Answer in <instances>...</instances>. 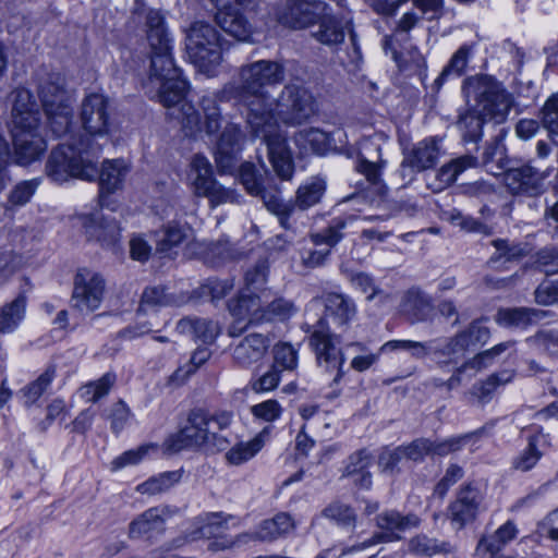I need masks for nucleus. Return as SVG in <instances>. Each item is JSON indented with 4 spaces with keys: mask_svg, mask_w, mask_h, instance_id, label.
Returning a JSON list of instances; mask_svg holds the SVG:
<instances>
[{
    "mask_svg": "<svg viewBox=\"0 0 558 558\" xmlns=\"http://www.w3.org/2000/svg\"><path fill=\"white\" fill-rule=\"evenodd\" d=\"M270 434V427L263 428L248 441H241L231 447L225 454L231 465H241L253 459L265 446Z\"/></svg>",
    "mask_w": 558,
    "mask_h": 558,
    "instance_id": "28",
    "label": "nucleus"
},
{
    "mask_svg": "<svg viewBox=\"0 0 558 558\" xmlns=\"http://www.w3.org/2000/svg\"><path fill=\"white\" fill-rule=\"evenodd\" d=\"M351 284L362 291L363 293H368L367 300L372 301L377 294L381 293V290L378 289L374 282L372 276L365 272H355L350 277Z\"/></svg>",
    "mask_w": 558,
    "mask_h": 558,
    "instance_id": "62",
    "label": "nucleus"
},
{
    "mask_svg": "<svg viewBox=\"0 0 558 558\" xmlns=\"http://www.w3.org/2000/svg\"><path fill=\"white\" fill-rule=\"evenodd\" d=\"M40 181L38 179L22 181L15 185V187L10 193V202L13 205H25L28 203L31 197L36 192L39 186Z\"/></svg>",
    "mask_w": 558,
    "mask_h": 558,
    "instance_id": "55",
    "label": "nucleus"
},
{
    "mask_svg": "<svg viewBox=\"0 0 558 558\" xmlns=\"http://www.w3.org/2000/svg\"><path fill=\"white\" fill-rule=\"evenodd\" d=\"M483 501L482 493L472 485L462 487L456 500L450 505V518L458 529L473 521Z\"/></svg>",
    "mask_w": 558,
    "mask_h": 558,
    "instance_id": "20",
    "label": "nucleus"
},
{
    "mask_svg": "<svg viewBox=\"0 0 558 558\" xmlns=\"http://www.w3.org/2000/svg\"><path fill=\"white\" fill-rule=\"evenodd\" d=\"M543 126L551 134L558 136V94L551 95L542 109Z\"/></svg>",
    "mask_w": 558,
    "mask_h": 558,
    "instance_id": "54",
    "label": "nucleus"
},
{
    "mask_svg": "<svg viewBox=\"0 0 558 558\" xmlns=\"http://www.w3.org/2000/svg\"><path fill=\"white\" fill-rule=\"evenodd\" d=\"M546 315V311L535 308H500L496 315V322L498 325L508 328H526L530 325L538 323Z\"/></svg>",
    "mask_w": 558,
    "mask_h": 558,
    "instance_id": "29",
    "label": "nucleus"
},
{
    "mask_svg": "<svg viewBox=\"0 0 558 558\" xmlns=\"http://www.w3.org/2000/svg\"><path fill=\"white\" fill-rule=\"evenodd\" d=\"M420 523L421 519L416 514L409 513L404 515L396 510H385L375 519V524L379 531L361 544L348 548L343 554L362 550L380 543L400 541L402 533L417 527Z\"/></svg>",
    "mask_w": 558,
    "mask_h": 558,
    "instance_id": "10",
    "label": "nucleus"
},
{
    "mask_svg": "<svg viewBox=\"0 0 558 558\" xmlns=\"http://www.w3.org/2000/svg\"><path fill=\"white\" fill-rule=\"evenodd\" d=\"M459 335H465L468 349L471 345L484 344L489 339V329L483 324V320H474L469 328Z\"/></svg>",
    "mask_w": 558,
    "mask_h": 558,
    "instance_id": "60",
    "label": "nucleus"
},
{
    "mask_svg": "<svg viewBox=\"0 0 558 558\" xmlns=\"http://www.w3.org/2000/svg\"><path fill=\"white\" fill-rule=\"evenodd\" d=\"M268 345L269 343L263 335H248L234 348L233 357L239 365L250 366L264 357Z\"/></svg>",
    "mask_w": 558,
    "mask_h": 558,
    "instance_id": "27",
    "label": "nucleus"
},
{
    "mask_svg": "<svg viewBox=\"0 0 558 558\" xmlns=\"http://www.w3.org/2000/svg\"><path fill=\"white\" fill-rule=\"evenodd\" d=\"M26 299L17 296L0 308V333L13 332L25 316Z\"/></svg>",
    "mask_w": 558,
    "mask_h": 558,
    "instance_id": "36",
    "label": "nucleus"
},
{
    "mask_svg": "<svg viewBox=\"0 0 558 558\" xmlns=\"http://www.w3.org/2000/svg\"><path fill=\"white\" fill-rule=\"evenodd\" d=\"M267 280V266L265 262L258 263L253 269L247 270L245 274V292H243L240 298L243 296H255L262 295L263 287L265 286Z\"/></svg>",
    "mask_w": 558,
    "mask_h": 558,
    "instance_id": "48",
    "label": "nucleus"
},
{
    "mask_svg": "<svg viewBox=\"0 0 558 558\" xmlns=\"http://www.w3.org/2000/svg\"><path fill=\"white\" fill-rule=\"evenodd\" d=\"M312 36L323 45L333 46L341 44L347 34V26L333 16H320Z\"/></svg>",
    "mask_w": 558,
    "mask_h": 558,
    "instance_id": "33",
    "label": "nucleus"
},
{
    "mask_svg": "<svg viewBox=\"0 0 558 558\" xmlns=\"http://www.w3.org/2000/svg\"><path fill=\"white\" fill-rule=\"evenodd\" d=\"M40 96L52 133L57 136L64 135L72 120V95L50 84L41 88Z\"/></svg>",
    "mask_w": 558,
    "mask_h": 558,
    "instance_id": "11",
    "label": "nucleus"
},
{
    "mask_svg": "<svg viewBox=\"0 0 558 558\" xmlns=\"http://www.w3.org/2000/svg\"><path fill=\"white\" fill-rule=\"evenodd\" d=\"M325 11V3L315 0H288L275 9L276 21L288 28L301 29L316 22Z\"/></svg>",
    "mask_w": 558,
    "mask_h": 558,
    "instance_id": "14",
    "label": "nucleus"
},
{
    "mask_svg": "<svg viewBox=\"0 0 558 558\" xmlns=\"http://www.w3.org/2000/svg\"><path fill=\"white\" fill-rule=\"evenodd\" d=\"M250 74L241 95L248 107L247 124L252 135L265 143L275 172L281 179L289 180L293 174L294 166L286 136L280 132L276 117L284 124H300L316 113V101L307 89L287 86L272 108V104L267 101L268 90L262 89L266 86L272 87L280 80V72H250Z\"/></svg>",
    "mask_w": 558,
    "mask_h": 558,
    "instance_id": "1",
    "label": "nucleus"
},
{
    "mask_svg": "<svg viewBox=\"0 0 558 558\" xmlns=\"http://www.w3.org/2000/svg\"><path fill=\"white\" fill-rule=\"evenodd\" d=\"M295 523L291 515L286 512H280L271 519L264 520L257 527V531L253 534L244 533L236 537L235 541L226 542L222 544V548H228L234 544L247 543L250 541H262V542H274L288 533L293 531Z\"/></svg>",
    "mask_w": 558,
    "mask_h": 558,
    "instance_id": "18",
    "label": "nucleus"
},
{
    "mask_svg": "<svg viewBox=\"0 0 558 558\" xmlns=\"http://www.w3.org/2000/svg\"><path fill=\"white\" fill-rule=\"evenodd\" d=\"M185 50L190 63L199 70L218 65L222 58L219 33L207 22H194L186 31Z\"/></svg>",
    "mask_w": 558,
    "mask_h": 558,
    "instance_id": "8",
    "label": "nucleus"
},
{
    "mask_svg": "<svg viewBox=\"0 0 558 558\" xmlns=\"http://www.w3.org/2000/svg\"><path fill=\"white\" fill-rule=\"evenodd\" d=\"M518 530L513 522L507 521L488 538H482L478 543V548H485L490 553H496L501 549L507 543L517 536Z\"/></svg>",
    "mask_w": 558,
    "mask_h": 558,
    "instance_id": "45",
    "label": "nucleus"
},
{
    "mask_svg": "<svg viewBox=\"0 0 558 558\" xmlns=\"http://www.w3.org/2000/svg\"><path fill=\"white\" fill-rule=\"evenodd\" d=\"M179 472H165L157 476L150 477L136 487L141 494L156 495L170 489L180 481Z\"/></svg>",
    "mask_w": 558,
    "mask_h": 558,
    "instance_id": "44",
    "label": "nucleus"
},
{
    "mask_svg": "<svg viewBox=\"0 0 558 558\" xmlns=\"http://www.w3.org/2000/svg\"><path fill=\"white\" fill-rule=\"evenodd\" d=\"M202 196L208 197L213 205H220L225 203H236L239 196L234 191L225 189L219 185L217 181L208 189V192L204 193Z\"/></svg>",
    "mask_w": 558,
    "mask_h": 558,
    "instance_id": "63",
    "label": "nucleus"
},
{
    "mask_svg": "<svg viewBox=\"0 0 558 558\" xmlns=\"http://www.w3.org/2000/svg\"><path fill=\"white\" fill-rule=\"evenodd\" d=\"M326 311L339 326L348 324L356 313L352 300L337 293L329 294L326 298Z\"/></svg>",
    "mask_w": 558,
    "mask_h": 558,
    "instance_id": "38",
    "label": "nucleus"
},
{
    "mask_svg": "<svg viewBox=\"0 0 558 558\" xmlns=\"http://www.w3.org/2000/svg\"><path fill=\"white\" fill-rule=\"evenodd\" d=\"M493 245L496 248V253L490 258V263H496L502 258L506 260H512L524 255V251L519 245H510L506 240H495Z\"/></svg>",
    "mask_w": 558,
    "mask_h": 558,
    "instance_id": "61",
    "label": "nucleus"
},
{
    "mask_svg": "<svg viewBox=\"0 0 558 558\" xmlns=\"http://www.w3.org/2000/svg\"><path fill=\"white\" fill-rule=\"evenodd\" d=\"M216 22L223 32L240 41L247 40L252 35V25L239 9L217 12Z\"/></svg>",
    "mask_w": 558,
    "mask_h": 558,
    "instance_id": "31",
    "label": "nucleus"
},
{
    "mask_svg": "<svg viewBox=\"0 0 558 558\" xmlns=\"http://www.w3.org/2000/svg\"><path fill=\"white\" fill-rule=\"evenodd\" d=\"M116 383V376L107 373L97 380L89 381L83 385L78 395L85 402H97L106 397Z\"/></svg>",
    "mask_w": 558,
    "mask_h": 558,
    "instance_id": "42",
    "label": "nucleus"
},
{
    "mask_svg": "<svg viewBox=\"0 0 558 558\" xmlns=\"http://www.w3.org/2000/svg\"><path fill=\"white\" fill-rule=\"evenodd\" d=\"M104 278L89 269H81L74 280L73 307L81 313H92L99 308L105 293Z\"/></svg>",
    "mask_w": 558,
    "mask_h": 558,
    "instance_id": "13",
    "label": "nucleus"
},
{
    "mask_svg": "<svg viewBox=\"0 0 558 558\" xmlns=\"http://www.w3.org/2000/svg\"><path fill=\"white\" fill-rule=\"evenodd\" d=\"M227 442L225 437L219 436L216 429L210 427L209 415L201 410H195L189 414L184 426L167 438L165 446L170 452H179L183 449L204 446L223 449Z\"/></svg>",
    "mask_w": 558,
    "mask_h": 558,
    "instance_id": "7",
    "label": "nucleus"
},
{
    "mask_svg": "<svg viewBox=\"0 0 558 558\" xmlns=\"http://www.w3.org/2000/svg\"><path fill=\"white\" fill-rule=\"evenodd\" d=\"M170 511L167 507H153L131 521L129 535L131 538L151 537L154 533L163 531Z\"/></svg>",
    "mask_w": 558,
    "mask_h": 558,
    "instance_id": "23",
    "label": "nucleus"
},
{
    "mask_svg": "<svg viewBox=\"0 0 558 558\" xmlns=\"http://www.w3.org/2000/svg\"><path fill=\"white\" fill-rule=\"evenodd\" d=\"M269 292L262 295L243 296L229 303V311L234 318L229 328V335L239 336L248 325L267 322H283L296 314L298 308L293 302L283 298L269 300Z\"/></svg>",
    "mask_w": 558,
    "mask_h": 558,
    "instance_id": "4",
    "label": "nucleus"
},
{
    "mask_svg": "<svg viewBox=\"0 0 558 558\" xmlns=\"http://www.w3.org/2000/svg\"><path fill=\"white\" fill-rule=\"evenodd\" d=\"M210 357V351L207 348H198L194 351L189 363L182 367H179L173 375L171 380L177 384H182L191 374L195 373L196 369L202 366Z\"/></svg>",
    "mask_w": 558,
    "mask_h": 558,
    "instance_id": "52",
    "label": "nucleus"
},
{
    "mask_svg": "<svg viewBox=\"0 0 558 558\" xmlns=\"http://www.w3.org/2000/svg\"><path fill=\"white\" fill-rule=\"evenodd\" d=\"M485 121L487 120L484 117L474 112V108L471 112L461 114L458 126L463 132V138L469 142L477 141L482 135V125Z\"/></svg>",
    "mask_w": 558,
    "mask_h": 558,
    "instance_id": "51",
    "label": "nucleus"
},
{
    "mask_svg": "<svg viewBox=\"0 0 558 558\" xmlns=\"http://www.w3.org/2000/svg\"><path fill=\"white\" fill-rule=\"evenodd\" d=\"M146 93L157 99L171 119L178 120L191 132L198 129L201 117L194 106L185 99L190 85L178 72H146Z\"/></svg>",
    "mask_w": 558,
    "mask_h": 558,
    "instance_id": "3",
    "label": "nucleus"
},
{
    "mask_svg": "<svg viewBox=\"0 0 558 558\" xmlns=\"http://www.w3.org/2000/svg\"><path fill=\"white\" fill-rule=\"evenodd\" d=\"M78 223L88 241L104 246L113 245L120 238V227L114 218L101 210L77 216Z\"/></svg>",
    "mask_w": 558,
    "mask_h": 558,
    "instance_id": "16",
    "label": "nucleus"
},
{
    "mask_svg": "<svg viewBox=\"0 0 558 558\" xmlns=\"http://www.w3.org/2000/svg\"><path fill=\"white\" fill-rule=\"evenodd\" d=\"M81 121L88 135L108 136L112 126L108 97L99 93L88 94L82 102Z\"/></svg>",
    "mask_w": 558,
    "mask_h": 558,
    "instance_id": "15",
    "label": "nucleus"
},
{
    "mask_svg": "<svg viewBox=\"0 0 558 558\" xmlns=\"http://www.w3.org/2000/svg\"><path fill=\"white\" fill-rule=\"evenodd\" d=\"M240 179L246 191L252 195H259L262 193L260 182L255 173V168L252 163L245 162L240 167Z\"/></svg>",
    "mask_w": 558,
    "mask_h": 558,
    "instance_id": "64",
    "label": "nucleus"
},
{
    "mask_svg": "<svg viewBox=\"0 0 558 558\" xmlns=\"http://www.w3.org/2000/svg\"><path fill=\"white\" fill-rule=\"evenodd\" d=\"M150 450H156V447L153 445H145L122 453L112 461V470H119L126 465L140 463Z\"/></svg>",
    "mask_w": 558,
    "mask_h": 558,
    "instance_id": "58",
    "label": "nucleus"
},
{
    "mask_svg": "<svg viewBox=\"0 0 558 558\" xmlns=\"http://www.w3.org/2000/svg\"><path fill=\"white\" fill-rule=\"evenodd\" d=\"M295 143L303 153L323 155L328 149L330 136L318 129L302 130L295 135Z\"/></svg>",
    "mask_w": 558,
    "mask_h": 558,
    "instance_id": "39",
    "label": "nucleus"
},
{
    "mask_svg": "<svg viewBox=\"0 0 558 558\" xmlns=\"http://www.w3.org/2000/svg\"><path fill=\"white\" fill-rule=\"evenodd\" d=\"M409 551L414 555L430 557L440 551L436 539L426 535H416L409 541Z\"/></svg>",
    "mask_w": 558,
    "mask_h": 558,
    "instance_id": "56",
    "label": "nucleus"
},
{
    "mask_svg": "<svg viewBox=\"0 0 558 558\" xmlns=\"http://www.w3.org/2000/svg\"><path fill=\"white\" fill-rule=\"evenodd\" d=\"M380 150V145L372 140H364L360 146V159L356 169L374 185L380 183L381 169L386 165V161L381 159Z\"/></svg>",
    "mask_w": 558,
    "mask_h": 558,
    "instance_id": "24",
    "label": "nucleus"
},
{
    "mask_svg": "<svg viewBox=\"0 0 558 558\" xmlns=\"http://www.w3.org/2000/svg\"><path fill=\"white\" fill-rule=\"evenodd\" d=\"M145 26L151 50L150 70H179L173 63L172 38L167 29L165 15L159 10H149Z\"/></svg>",
    "mask_w": 558,
    "mask_h": 558,
    "instance_id": "9",
    "label": "nucleus"
},
{
    "mask_svg": "<svg viewBox=\"0 0 558 558\" xmlns=\"http://www.w3.org/2000/svg\"><path fill=\"white\" fill-rule=\"evenodd\" d=\"M326 184L323 179L312 178L302 184L298 191L294 202V208L305 210L319 203L325 192Z\"/></svg>",
    "mask_w": 558,
    "mask_h": 558,
    "instance_id": "40",
    "label": "nucleus"
},
{
    "mask_svg": "<svg viewBox=\"0 0 558 558\" xmlns=\"http://www.w3.org/2000/svg\"><path fill=\"white\" fill-rule=\"evenodd\" d=\"M504 182L512 194L534 195L541 186V177L533 167L522 166L505 172Z\"/></svg>",
    "mask_w": 558,
    "mask_h": 558,
    "instance_id": "25",
    "label": "nucleus"
},
{
    "mask_svg": "<svg viewBox=\"0 0 558 558\" xmlns=\"http://www.w3.org/2000/svg\"><path fill=\"white\" fill-rule=\"evenodd\" d=\"M468 99L475 100L474 112L487 121L501 123L506 120L512 105V96L490 75L477 73L469 77L463 85Z\"/></svg>",
    "mask_w": 558,
    "mask_h": 558,
    "instance_id": "6",
    "label": "nucleus"
},
{
    "mask_svg": "<svg viewBox=\"0 0 558 558\" xmlns=\"http://www.w3.org/2000/svg\"><path fill=\"white\" fill-rule=\"evenodd\" d=\"M355 219L354 216H350L345 219L337 218L333 219L331 225L325 230L311 234V240L315 245H327L329 247L336 245L342 238V231Z\"/></svg>",
    "mask_w": 558,
    "mask_h": 558,
    "instance_id": "43",
    "label": "nucleus"
},
{
    "mask_svg": "<svg viewBox=\"0 0 558 558\" xmlns=\"http://www.w3.org/2000/svg\"><path fill=\"white\" fill-rule=\"evenodd\" d=\"M441 154L440 140L427 137L417 142L402 160V169L411 168L413 171H424L433 168Z\"/></svg>",
    "mask_w": 558,
    "mask_h": 558,
    "instance_id": "21",
    "label": "nucleus"
},
{
    "mask_svg": "<svg viewBox=\"0 0 558 558\" xmlns=\"http://www.w3.org/2000/svg\"><path fill=\"white\" fill-rule=\"evenodd\" d=\"M243 138L244 135L236 124L226 125L215 151V159L220 173L231 172L235 168Z\"/></svg>",
    "mask_w": 558,
    "mask_h": 558,
    "instance_id": "19",
    "label": "nucleus"
},
{
    "mask_svg": "<svg viewBox=\"0 0 558 558\" xmlns=\"http://www.w3.org/2000/svg\"><path fill=\"white\" fill-rule=\"evenodd\" d=\"M226 520L221 513H208L197 518L195 529L187 534L189 541L193 542L198 538H210L220 535L226 529Z\"/></svg>",
    "mask_w": 558,
    "mask_h": 558,
    "instance_id": "37",
    "label": "nucleus"
},
{
    "mask_svg": "<svg viewBox=\"0 0 558 558\" xmlns=\"http://www.w3.org/2000/svg\"><path fill=\"white\" fill-rule=\"evenodd\" d=\"M323 515L343 527L354 526L357 515L354 509L341 501H333L323 510Z\"/></svg>",
    "mask_w": 558,
    "mask_h": 558,
    "instance_id": "47",
    "label": "nucleus"
},
{
    "mask_svg": "<svg viewBox=\"0 0 558 558\" xmlns=\"http://www.w3.org/2000/svg\"><path fill=\"white\" fill-rule=\"evenodd\" d=\"M262 199L266 208L278 216L280 225L288 229V219L294 210V205L291 202H283L278 193H268L262 190Z\"/></svg>",
    "mask_w": 558,
    "mask_h": 558,
    "instance_id": "46",
    "label": "nucleus"
},
{
    "mask_svg": "<svg viewBox=\"0 0 558 558\" xmlns=\"http://www.w3.org/2000/svg\"><path fill=\"white\" fill-rule=\"evenodd\" d=\"M371 454L366 450H360L349 458L345 466V475L353 478L354 484L362 488H369L372 485L371 473L366 469L371 465Z\"/></svg>",
    "mask_w": 558,
    "mask_h": 558,
    "instance_id": "35",
    "label": "nucleus"
},
{
    "mask_svg": "<svg viewBox=\"0 0 558 558\" xmlns=\"http://www.w3.org/2000/svg\"><path fill=\"white\" fill-rule=\"evenodd\" d=\"M310 344L315 353L316 362L319 368L327 373H336L332 383L338 384L343 377L344 356L337 347L333 336L324 329L322 322L313 331L310 338Z\"/></svg>",
    "mask_w": 558,
    "mask_h": 558,
    "instance_id": "12",
    "label": "nucleus"
},
{
    "mask_svg": "<svg viewBox=\"0 0 558 558\" xmlns=\"http://www.w3.org/2000/svg\"><path fill=\"white\" fill-rule=\"evenodd\" d=\"M545 442L546 436L541 433L530 437L526 449L513 460V468L526 472L535 466L542 457L539 447Z\"/></svg>",
    "mask_w": 558,
    "mask_h": 558,
    "instance_id": "41",
    "label": "nucleus"
},
{
    "mask_svg": "<svg viewBox=\"0 0 558 558\" xmlns=\"http://www.w3.org/2000/svg\"><path fill=\"white\" fill-rule=\"evenodd\" d=\"M474 436L466 434L448 438L439 442H433L425 438L415 439L407 446H401L405 460L421 461L428 454L445 456L466 446Z\"/></svg>",
    "mask_w": 558,
    "mask_h": 558,
    "instance_id": "17",
    "label": "nucleus"
},
{
    "mask_svg": "<svg viewBox=\"0 0 558 558\" xmlns=\"http://www.w3.org/2000/svg\"><path fill=\"white\" fill-rule=\"evenodd\" d=\"M512 373L508 371L490 375L484 383L475 388V393L481 400L486 401L499 385L509 383L512 379Z\"/></svg>",
    "mask_w": 558,
    "mask_h": 558,
    "instance_id": "57",
    "label": "nucleus"
},
{
    "mask_svg": "<svg viewBox=\"0 0 558 558\" xmlns=\"http://www.w3.org/2000/svg\"><path fill=\"white\" fill-rule=\"evenodd\" d=\"M251 412L255 417L270 423L280 417L282 408L277 400L269 399L253 405Z\"/></svg>",
    "mask_w": 558,
    "mask_h": 558,
    "instance_id": "59",
    "label": "nucleus"
},
{
    "mask_svg": "<svg viewBox=\"0 0 558 558\" xmlns=\"http://www.w3.org/2000/svg\"><path fill=\"white\" fill-rule=\"evenodd\" d=\"M276 368L293 371L298 365V350L290 343H278L274 348Z\"/></svg>",
    "mask_w": 558,
    "mask_h": 558,
    "instance_id": "53",
    "label": "nucleus"
},
{
    "mask_svg": "<svg viewBox=\"0 0 558 558\" xmlns=\"http://www.w3.org/2000/svg\"><path fill=\"white\" fill-rule=\"evenodd\" d=\"M92 151L88 138H81L77 143L60 144L49 156L46 165L47 175L56 183H64L72 178L94 180L98 169L92 158Z\"/></svg>",
    "mask_w": 558,
    "mask_h": 558,
    "instance_id": "5",
    "label": "nucleus"
},
{
    "mask_svg": "<svg viewBox=\"0 0 558 558\" xmlns=\"http://www.w3.org/2000/svg\"><path fill=\"white\" fill-rule=\"evenodd\" d=\"M11 134L16 161L28 165L45 151L46 142L39 130V110L27 89L13 93Z\"/></svg>",
    "mask_w": 558,
    "mask_h": 558,
    "instance_id": "2",
    "label": "nucleus"
},
{
    "mask_svg": "<svg viewBox=\"0 0 558 558\" xmlns=\"http://www.w3.org/2000/svg\"><path fill=\"white\" fill-rule=\"evenodd\" d=\"M181 302L168 295L162 287H151L145 289L142 295L140 310L147 312L154 307L180 305Z\"/></svg>",
    "mask_w": 558,
    "mask_h": 558,
    "instance_id": "49",
    "label": "nucleus"
},
{
    "mask_svg": "<svg viewBox=\"0 0 558 558\" xmlns=\"http://www.w3.org/2000/svg\"><path fill=\"white\" fill-rule=\"evenodd\" d=\"M54 378V369H46L35 381L27 385L22 395L26 405L33 404L48 389Z\"/></svg>",
    "mask_w": 558,
    "mask_h": 558,
    "instance_id": "50",
    "label": "nucleus"
},
{
    "mask_svg": "<svg viewBox=\"0 0 558 558\" xmlns=\"http://www.w3.org/2000/svg\"><path fill=\"white\" fill-rule=\"evenodd\" d=\"M189 178L197 196L208 192V189L216 182L209 160L202 155H196L193 158Z\"/></svg>",
    "mask_w": 558,
    "mask_h": 558,
    "instance_id": "34",
    "label": "nucleus"
},
{
    "mask_svg": "<svg viewBox=\"0 0 558 558\" xmlns=\"http://www.w3.org/2000/svg\"><path fill=\"white\" fill-rule=\"evenodd\" d=\"M468 350L465 335L433 340V359L440 367L457 365Z\"/></svg>",
    "mask_w": 558,
    "mask_h": 558,
    "instance_id": "26",
    "label": "nucleus"
},
{
    "mask_svg": "<svg viewBox=\"0 0 558 558\" xmlns=\"http://www.w3.org/2000/svg\"><path fill=\"white\" fill-rule=\"evenodd\" d=\"M191 239L192 230L186 223L170 221L157 233L156 246L159 252L167 253Z\"/></svg>",
    "mask_w": 558,
    "mask_h": 558,
    "instance_id": "30",
    "label": "nucleus"
},
{
    "mask_svg": "<svg viewBox=\"0 0 558 558\" xmlns=\"http://www.w3.org/2000/svg\"><path fill=\"white\" fill-rule=\"evenodd\" d=\"M128 173L129 166L124 160L113 159L104 161L99 173V198L101 207H109L107 194H111L120 190Z\"/></svg>",
    "mask_w": 558,
    "mask_h": 558,
    "instance_id": "22",
    "label": "nucleus"
},
{
    "mask_svg": "<svg viewBox=\"0 0 558 558\" xmlns=\"http://www.w3.org/2000/svg\"><path fill=\"white\" fill-rule=\"evenodd\" d=\"M177 330L204 343H211L219 333L217 324L205 318H183L177 324Z\"/></svg>",
    "mask_w": 558,
    "mask_h": 558,
    "instance_id": "32",
    "label": "nucleus"
}]
</instances>
